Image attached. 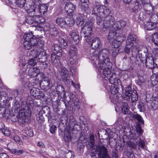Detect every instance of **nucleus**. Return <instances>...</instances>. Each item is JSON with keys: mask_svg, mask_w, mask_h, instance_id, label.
I'll use <instances>...</instances> for the list:
<instances>
[{"mask_svg": "<svg viewBox=\"0 0 158 158\" xmlns=\"http://www.w3.org/2000/svg\"><path fill=\"white\" fill-rule=\"evenodd\" d=\"M21 107L22 109L20 110L19 115L15 117L13 116L11 118L13 122L18 121L20 124L27 122L31 115V111L26 104L21 105Z\"/></svg>", "mask_w": 158, "mask_h": 158, "instance_id": "nucleus-1", "label": "nucleus"}, {"mask_svg": "<svg viewBox=\"0 0 158 158\" xmlns=\"http://www.w3.org/2000/svg\"><path fill=\"white\" fill-rule=\"evenodd\" d=\"M94 21L93 19H91L85 23L82 28L81 35V37H84L85 40L87 42H90L91 39H92L94 37V35L92 33V32Z\"/></svg>", "mask_w": 158, "mask_h": 158, "instance_id": "nucleus-2", "label": "nucleus"}, {"mask_svg": "<svg viewBox=\"0 0 158 158\" xmlns=\"http://www.w3.org/2000/svg\"><path fill=\"white\" fill-rule=\"evenodd\" d=\"M24 41L23 45L26 49L29 50L32 46H35L36 44L37 39L32 33L25 34L23 36Z\"/></svg>", "mask_w": 158, "mask_h": 158, "instance_id": "nucleus-3", "label": "nucleus"}, {"mask_svg": "<svg viewBox=\"0 0 158 158\" xmlns=\"http://www.w3.org/2000/svg\"><path fill=\"white\" fill-rule=\"evenodd\" d=\"M110 53L109 50L104 48L100 51L98 53V58L101 61L102 64H106L108 65H111L109 57Z\"/></svg>", "mask_w": 158, "mask_h": 158, "instance_id": "nucleus-4", "label": "nucleus"}, {"mask_svg": "<svg viewBox=\"0 0 158 158\" xmlns=\"http://www.w3.org/2000/svg\"><path fill=\"white\" fill-rule=\"evenodd\" d=\"M100 69V72L102 73L105 79L107 80L108 79L110 81V78L112 76L115 75L111 74V72L110 68H111V65L109 66L106 64H100V65L98 67Z\"/></svg>", "mask_w": 158, "mask_h": 158, "instance_id": "nucleus-5", "label": "nucleus"}, {"mask_svg": "<svg viewBox=\"0 0 158 158\" xmlns=\"http://www.w3.org/2000/svg\"><path fill=\"white\" fill-rule=\"evenodd\" d=\"M30 15L27 16L26 18V21L27 23L29 24H34L33 26H36L41 23L45 22V19L38 15H34L30 16Z\"/></svg>", "mask_w": 158, "mask_h": 158, "instance_id": "nucleus-6", "label": "nucleus"}, {"mask_svg": "<svg viewBox=\"0 0 158 158\" xmlns=\"http://www.w3.org/2000/svg\"><path fill=\"white\" fill-rule=\"evenodd\" d=\"M103 19V23H102L103 19H101V23L102 24L98 25L99 26V27H103L106 29H108L113 27L115 20L112 16H109Z\"/></svg>", "mask_w": 158, "mask_h": 158, "instance_id": "nucleus-7", "label": "nucleus"}, {"mask_svg": "<svg viewBox=\"0 0 158 158\" xmlns=\"http://www.w3.org/2000/svg\"><path fill=\"white\" fill-rule=\"evenodd\" d=\"M95 152L98 155L99 158H111L107 152V149L104 146H96Z\"/></svg>", "mask_w": 158, "mask_h": 158, "instance_id": "nucleus-8", "label": "nucleus"}, {"mask_svg": "<svg viewBox=\"0 0 158 158\" xmlns=\"http://www.w3.org/2000/svg\"><path fill=\"white\" fill-rule=\"evenodd\" d=\"M110 82L113 85L111 86L110 89V92L112 94H115L118 92L117 86L120 83V80L114 75L110 78Z\"/></svg>", "mask_w": 158, "mask_h": 158, "instance_id": "nucleus-9", "label": "nucleus"}, {"mask_svg": "<svg viewBox=\"0 0 158 158\" xmlns=\"http://www.w3.org/2000/svg\"><path fill=\"white\" fill-rule=\"evenodd\" d=\"M138 42L136 36L132 34H131L127 37L126 45L131 48L135 47L138 45Z\"/></svg>", "mask_w": 158, "mask_h": 158, "instance_id": "nucleus-10", "label": "nucleus"}, {"mask_svg": "<svg viewBox=\"0 0 158 158\" xmlns=\"http://www.w3.org/2000/svg\"><path fill=\"white\" fill-rule=\"evenodd\" d=\"M102 6H101L99 4L94 5L93 9L92 10L93 14H94L97 15L96 18L97 23L98 25H101V19L100 17L99 16V14L101 13V10H102Z\"/></svg>", "mask_w": 158, "mask_h": 158, "instance_id": "nucleus-11", "label": "nucleus"}, {"mask_svg": "<svg viewBox=\"0 0 158 158\" xmlns=\"http://www.w3.org/2000/svg\"><path fill=\"white\" fill-rule=\"evenodd\" d=\"M60 75L63 80L65 83L69 84L70 83L69 72L66 68L64 67L61 68Z\"/></svg>", "mask_w": 158, "mask_h": 158, "instance_id": "nucleus-12", "label": "nucleus"}, {"mask_svg": "<svg viewBox=\"0 0 158 158\" xmlns=\"http://www.w3.org/2000/svg\"><path fill=\"white\" fill-rule=\"evenodd\" d=\"M64 10L69 15H72L76 12V8L75 5L71 2H69L66 3Z\"/></svg>", "mask_w": 158, "mask_h": 158, "instance_id": "nucleus-13", "label": "nucleus"}, {"mask_svg": "<svg viewBox=\"0 0 158 158\" xmlns=\"http://www.w3.org/2000/svg\"><path fill=\"white\" fill-rule=\"evenodd\" d=\"M146 60L145 61V65L149 68H152L154 67V60L151 53H147L145 54Z\"/></svg>", "mask_w": 158, "mask_h": 158, "instance_id": "nucleus-14", "label": "nucleus"}, {"mask_svg": "<svg viewBox=\"0 0 158 158\" xmlns=\"http://www.w3.org/2000/svg\"><path fill=\"white\" fill-rule=\"evenodd\" d=\"M96 52L90 54L89 59L91 60L92 63L95 64L96 66L99 67L100 64H102L101 61L98 58V54L96 53Z\"/></svg>", "mask_w": 158, "mask_h": 158, "instance_id": "nucleus-15", "label": "nucleus"}, {"mask_svg": "<svg viewBox=\"0 0 158 158\" xmlns=\"http://www.w3.org/2000/svg\"><path fill=\"white\" fill-rule=\"evenodd\" d=\"M102 9V10H101V13L98 15L101 19L106 17L109 16H112L110 15L111 11L107 7L103 6Z\"/></svg>", "mask_w": 158, "mask_h": 158, "instance_id": "nucleus-16", "label": "nucleus"}, {"mask_svg": "<svg viewBox=\"0 0 158 158\" xmlns=\"http://www.w3.org/2000/svg\"><path fill=\"white\" fill-rule=\"evenodd\" d=\"M35 8L37 11H39L41 14H44L47 10L48 7L45 5H40L39 2H37Z\"/></svg>", "mask_w": 158, "mask_h": 158, "instance_id": "nucleus-17", "label": "nucleus"}, {"mask_svg": "<svg viewBox=\"0 0 158 158\" xmlns=\"http://www.w3.org/2000/svg\"><path fill=\"white\" fill-rule=\"evenodd\" d=\"M38 62L44 63L47 60V56L45 52L42 51L40 52L36 59Z\"/></svg>", "mask_w": 158, "mask_h": 158, "instance_id": "nucleus-18", "label": "nucleus"}, {"mask_svg": "<svg viewBox=\"0 0 158 158\" xmlns=\"http://www.w3.org/2000/svg\"><path fill=\"white\" fill-rule=\"evenodd\" d=\"M139 8V2L137 1L131 3L129 7L130 11L132 13H136L137 12Z\"/></svg>", "mask_w": 158, "mask_h": 158, "instance_id": "nucleus-19", "label": "nucleus"}, {"mask_svg": "<svg viewBox=\"0 0 158 158\" xmlns=\"http://www.w3.org/2000/svg\"><path fill=\"white\" fill-rule=\"evenodd\" d=\"M56 23L62 28H65L67 26V22L63 17H58L56 19Z\"/></svg>", "mask_w": 158, "mask_h": 158, "instance_id": "nucleus-20", "label": "nucleus"}, {"mask_svg": "<svg viewBox=\"0 0 158 158\" xmlns=\"http://www.w3.org/2000/svg\"><path fill=\"white\" fill-rule=\"evenodd\" d=\"M126 22L123 20L117 21L114 24L113 27L115 30H117L123 28L126 25Z\"/></svg>", "mask_w": 158, "mask_h": 158, "instance_id": "nucleus-21", "label": "nucleus"}, {"mask_svg": "<svg viewBox=\"0 0 158 158\" xmlns=\"http://www.w3.org/2000/svg\"><path fill=\"white\" fill-rule=\"evenodd\" d=\"M146 40H150L153 42L154 44L158 45V32L154 33L151 36H148L146 37Z\"/></svg>", "mask_w": 158, "mask_h": 158, "instance_id": "nucleus-22", "label": "nucleus"}, {"mask_svg": "<svg viewBox=\"0 0 158 158\" xmlns=\"http://www.w3.org/2000/svg\"><path fill=\"white\" fill-rule=\"evenodd\" d=\"M100 44V41L98 37L93 39L91 44V48L94 49H96L99 47Z\"/></svg>", "mask_w": 158, "mask_h": 158, "instance_id": "nucleus-23", "label": "nucleus"}, {"mask_svg": "<svg viewBox=\"0 0 158 158\" xmlns=\"http://www.w3.org/2000/svg\"><path fill=\"white\" fill-rule=\"evenodd\" d=\"M40 72V70L36 67L30 69L29 71V75L31 77H34L37 76Z\"/></svg>", "mask_w": 158, "mask_h": 158, "instance_id": "nucleus-24", "label": "nucleus"}, {"mask_svg": "<svg viewBox=\"0 0 158 158\" xmlns=\"http://www.w3.org/2000/svg\"><path fill=\"white\" fill-rule=\"evenodd\" d=\"M95 144L94 136L93 135H91L89 137V140L86 146L88 149L93 148Z\"/></svg>", "mask_w": 158, "mask_h": 158, "instance_id": "nucleus-25", "label": "nucleus"}, {"mask_svg": "<svg viewBox=\"0 0 158 158\" xmlns=\"http://www.w3.org/2000/svg\"><path fill=\"white\" fill-rule=\"evenodd\" d=\"M156 27L155 24L152 22H147L144 24V27L145 29L147 30H154Z\"/></svg>", "mask_w": 158, "mask_h": 158, "instance_id": "nucleus-26", "label": "nucleus"}, {"mask_svg": "<svg viewBox=\"0 0 158 158\" xmlns=\"http://www.w3.org/2000/svg\"><path fill=\"white\" fill-rule=\"evenodd\" d=\"M76 23L78 26H81L84 23V16L83 14H79L77 17Z\"/></svg>", "mask_w": 158, "mask_h": 158, "instance_id": "nucleus-27", "label": "nucleus"}, {"mask_svg": "<svg viewBox=\"0 0 158 158\" xmlns=\"http://www.w3.org/2000/svg\"><path fill=\"white\" fill-rule=\"evenodd\" d=\"M50 79L48 77H46L41 81L40 85H43L45 88H50Z\"/></svg>", "mask_w": 158, "mask_h": 158, "instance_id": "nucleus-28", "label": "nucleus"}, {"mask_svg": "<svg viewBox=\"0 0 158 158\" xmlns=\"http://www.w3.org/2000/svg\"><path fill=\"white\" fill-rule=\"evenodd\" d=\"M131 91V87L130 85H128L126 88L125 89V96L124 97V99L127 100L129 99L130 98L131 95L132 93Z\"/></svg>", "mask_w": 158, "mask_h": 158, "instance_id": "nucleus-29", "label": "nucleus"}, {"mask_svg": "<svg viewBox=\"0 0 158 158\" xmlns=\"http://www.w3.org/2000/svg\"><path fill=\"white\" fill-rule=\"evenodd\" d=\"M58 44L60 47L63 48L65 49L67 47V41L62 38H60L58 40Z\"/></svg>", "mask_w": 158, "mask_h": 158, "instance_id": "nucleus-30", "label": "nucleus"}, {"mask_svg": "<svg viewBox=\"0 0 158 158\" xmlns=\"http://www.w3.org/2000/svg\"><path fill=\"white\" fill-rule=\"evenodd\" d=\"M77 49L74 45H71L69 48V56H76Z\"/></svg>", "mask_w": 158, "mask_h": 158, "instance_id": "nucleus-31", "label": "nucleus"}, {"mask_svg": "<svg viewBox=\"0 0 158 158\" xmlns=\"http://www.w3.org/2000/svg\"><path fill=\"white\" fill-rule=\"evenodd\" d=\"M73 133L70 132L66 131L64 132V139L65 141H70L71 140Z\"/></svg>", "mask_w": 158, "mask_h": 158, "instance_id": "nucleus-32", "label": "nucleus"}, {"mask_svg": "<svg viewBox=\"0 0 158 158\" xmlns=\"http://www.w3.org/2000/svg\"><path fill=\"white\" fill-rule=\"evenodd\" d=\"M40 91L39 88L33 87L30 90V94L34 97H36L40 95Z\"/></svg>", "mask_w": 158, "mask_h": 158, "instance_id": "nucleus-33", "label": "nucleus"}, {"mask_svg": "<svg viewBox=\"0 0 158 158\" xmlns=\"http://www.w3.org/2000/svg\"><path fill=\"white\" fill-rule=\"evenodd\" d=\"M36 5H37L36 2L34 3L33 6H31L29 9L27 10L28 12H29L28 15L32 14L33 12L34 15L35 14V12L37 11V9L35 8Z\"/></svg>", "mask_w": 158, "mask_h": 158, "instance_id": "nucleus-34", "label": "nucleus"}, {"mask_svg": "<svg viewBox=\"0 0 158 158\" xmlns=\"http://www.w3.org/2000/svg\"><path fill=\"white\" fill-rule=\"evenodd\" d=\"M70 36L73 40L75 42V44H77L79 41V35L75 32H72L69 34Z\"/></svg>", "mask_w": 158, "mask_h": 158, "instance_id": "nucleus-35", "label": "nucleus"}, {"mask_svg": "<svg viewBox=\"0 0 158 158\" xmlns=\"http://www.w3.org/2000/svg\"><path fill=\"white\" fill-rule=\"evenodd\" d=\"M8 149L12 153L16 155H20L25 152V151L23 150H18L16 149H10L9 148H8Z\"/></svg>", "mask_w": 158, "mask_h": 158, "instance_id": "nucleus-36", "label": "nucleus"}, {"mask_svg": "<svg viewBox=\"0 0 158 158\" xmlns=\"http://www.w3.org/2000/svg\"><path fill=\"white\" fill-rule=\"evenodd\" d=\"M131 100L132 103H135V102L138 100V96L137 94L136 91L135 90H134L132 92V93L131 94Z\"/></svg>", "mask_w": 158, "mask_h": 158, "instance_id": "nucleus-37", "label": "nucleus"}, {"mask_svg": "<svg viewBox=\"0 0 158 158\" xmlns=\"http://www.w3.org/2000/svg\"><path fill=\"white\" fill-rule=\"evenodd\" d=\"M117 35V33L116 31H110L108 35V40H110L113 39L114 40L115 39L116 36Z\"/></svg>", "mask_w": 158, "mask_h": 158, "instance_id": "nucleus-38", "label": "nucleus"}, {"mask_svg": "<svg viewBox=\"0 0 158 158\" xmlns=\"http://www.w3.org/2000/svg\"><path fill=\"white\" fill-rule=\"evenodd\" d=\"M69 62L70 64L74 66L77 63V58L76 56H69Z\"/></svg>", "mask_w": 158, "mask_h": 158, "instance_id": "nucleus-39", "label": "nucleus"}, {"mask_svg": "<svg viewBox=\"0 0 158 158\" xmlns=\"http://www.w3.org/2000/svg\"><path fill=\"white\" fill-rule=\"evenodd\" d=\"M128 105L126 103H123L122 106V111L124 114H127L129 112V110L127 107Z\"/></svg>", "mask_w": 158, "mask_h": 158, "instance_id": "nucleus-40", "label": "nucleus"}, {"mask_svg": "<svg viewBox=\"0 0 158 158\" xmlns=\"http://www.w3.org/2000/svg\"><path fill=\"white\" fill-rule=\"evenodd\" d=\"M26 0H16L15 2L16 6L20 7H22L24 6Z\"/></svg>", "mask_w": 158, "mask_h": 158, "instance_id": "nucleus-41", "label": "nucleus"}, {"mask_svg": "<svg viewBox=\"0 0 158 158\" xmlns=\"http://www.w3.org/2000/svg\"><path fill=\"white\" fill-rule=\"evenodd\" d=\"M39 54V51L37 50L33 49L31 50L30 55L36 59Z\"/></svg>", "mask_w": 158, "mask_h": 158, "instance_id": "nucleus-42", "label": "nucleus"}, {"mask_svg": "<svg viewBox=\"0 0 158 158\" xmlns=\"http://www.w3.org/2000/svg\"><path fill=\"white\" fill-rule=\"evenodd\" d=\"M115 39L120 42V43L122 44L123 41L125 39V37L123 35L122 36L119 35L118 34H117Z\"/></svg>", "mask_w": 158, "mask_h": 158, "instance_id": "nucleus-43", "label": "nucleus"}, {"mask_svg": "<svg viewBox=\"0 0 158 158\" xmlns=\"http://www.w3.org/2000/svg\"><path fill=\"white\" fill-rule=\"evenodd\" d=\"M89 6V2L81 3V8L84 11H86Z\"/></svg>", "mask_w": 158, "mask_h": 158, "instance_id": "nucleus-44", "label": "nucleus"}, {"mask_svg": "<svg viewBox=\"0 0 158 158\" xmlns=\"http://www.w3.org/2000/svg\"><path fill=\"white\" fill-rule=\"evenodd\" d=\"M51 58L52 61L54 63H59L60 62L59 58L55 54L52 53L51 54Z\"/></svg>", "mask_w": 158, "mask_h": 158, "instance_id": "nucleus-45", "label": "nucleus"}, {"mask_svg": "<svg viewBox=\"0 0 158 158\" xmlns=\"http://www.w3.org/2000/svg\"><path fill=\"white\" fill-rule=\"evenodd\" d=\"M6 109L5 108L0 107V118H2L5 116Z\"/></svg>", "mask_w": 158, "mask_h": 158, "instance_id": "nucleus-46", "label": "nucleus"}, {"mask_svg": "<svg viewBox=\"0 0 158 158\" xmlns=\"http://www.w3.org/2000/svg\"><path fill=\"white\" fill-rule=\"evenodd\" d=\"M138 108L139 110L140 111L143 112L145 110V107L143 103L142 102H139L138 104Z\"/></svg>", "mask_w": 158, "mask_h": 158, "instance_id": "nucleus-47", "label": "nucleus"}, {"mask_svg": "<svg viewBox=\"0 0 158 158\" xmlns=\"http://www.w3.org/2000/svg\"><path fill=\"white\" fill-rule=\"evenodd\" d=\"M44 45V42L41 40V39H38V40H37L36 44L35 46H39V48H42Z\"/></svg>", "mask_w": 158, "mask_h": 158, "instance_id": "nucleus-48", "label": "nucleus"}, {"mask_svg": "<svg viewBox=\"0 0 158 158\" xmlns=\"http://www.w3.org/2000/svg\"><path fill=\"white\" fill-rule=\"evenodd\" d=\"M128 146L133 149H135L136 147V144L133 142L129 141L127 143Z\"/></svg>", "mask_w": 158, "mask_h": 158, "instance_id": "nucleus-49", "label": "nucleus"}, {"mask_svg": "<svg viewBox=\"0 0 158 158\" xmlns=\"http://www.w3.org/2000/svg\"><path fill=\"white\" fill-rule=\"evenodd\" d=\"M2 131L4 135L7 136H9L11 134L10 131L8 128H6L5 129L3 128Z\"/></svg>", "mask_w": 158, "mask_h": 158, "instance_id": "nucleus-50", "label": "nucleus"}, {"mask_svg": "<svg viewBox=\"0 0 158 158\" xmlns=\"http://www.w3.org/2000/svg\"><path fill=\"white\" fill-rule=\"evenodd\" d=\"M134 133V134H132L130 135V137L131 139L135 140L138 138L139 136V133L135 131Z\"/></svg>", "mask_w": 158, "mask_h": 158, "instance_id": "nucleus-51", "label": "nucleus"}, {"mask_svg": "<svg viewBox=\"0 0 158 158\" xmlns=\"http://www.w3.org/2000/svg\"><path fill=\"white\" fill-rule=\"evenodd\" d=\"M29 65L34 66L36 64V60H35L33 58L30 59L27 62Z\"/></svg>", "mask_w": 158, "mask_h": 158, "instance_id": "nucleus-52", "label": "nucleus"}, {"mask_svg": "<svg viewBox=\"0 0 158 158\" xmlns=\"http://www.w3.org/2000/svg\"><path fill=\"white\" fill-rule=\"evenodd\" d=\"M135 118L137 119L138 120L143 124H144V121L141 116L139 114H136L135 115Z\"/></svg>", "mask_w": 158, "mask_h": 158, "instance_id": "nucleus-53", "label": "nucleus"}, {"mask_svg": "<svg viewBox=\"0 0 158 158\" xmlns=\"http://www.w3.org/2000/svg\"><path fill=\"white\" fill-rule=\"evenodd\" d=\"M65 156V158H73L74 156L73 152L69 151L66 153Z\"/></svg>", "mask_w": 158, "mask_h": 158, "instance_id": "nucleus-54", "label": "nucleus"}, {"mask_svg": "<svg viewBox=\"0 0 158 158\" xmlns=\"http://www.w3.org/2000/svg\"><path fill=\"white\" fill-rule=\"evenodd\" d=\"M118 41L116 40L115 39L113 40L112 42L114 48H117L119 47L121 44Z\"/></svg>", "mask_w": 158, "mask_h": 158, "instance_id": "nucleus-55", "label": "nucleus"}, {"mask_svg": "<svg viewBox=\"0 0 158 158\" xmlns=\"http://www.w3.org/2000/svg\"><path fill=\"white\" fill-rule=\"evenodd\" d=\"M140 141L137 143L138 146L139 148H143L144 147L145 143L143 140L140 139Z\"/></svg>", "mask_w": 158, "mask_h": 158, "instance_id": "nucleus-56", "label": "nucleus"}, {"mask_svg": "<svg viewBox=\"0 0 158 158\" xmlns=\"http://www.w3.org/2000/svg\"><path fill=\"white\" fill-rule=\"evenodd\" d=\"M14 140L16 142L18 143L21 145L22 143V141L20 139L19 136L17 135H15L13 137Z\"/></svg>", "mask_w": 158, "mask_h": 158, "instance_id": "nucleus-57", "label": "nucleus"}, {"mask_svg": "<svg viewBox=\"0 0 158 158\" xmlns=\"http://www.w3.org/2000/svg\"><path fill=\"white\" fill-rule=\"evenodd\" d=\"M68 21L67 22V26L69 27L72 26L74 24V21L73 19L69 18V20L67 19Z\"/></svg>", "mask_w": 158, "mask_h": 158, "instance_id": "nucleus-58", "label": "nucleus"}, {"mask_svg": "<svg viewBox=\"0 0 158 158\" xmlns=\"http://www.w3.org/2000/svg\"><path fill=\"white\" fill-rule=\"evenodd\" d=\"M50 31L51 32H52V34L54 36H56L58 34L57 29L56 27H54L53 29L51 28L50 29Z\"/></svg>", "mask_w": 158, "mask_h": 158, "instance_id": "nucleus-59", "label": "nucleus"}, {"mask_svg": "<svg viewBox=\"0 0 158 158\" xmlns=\"http://www.w3.org/2000/svg\"><path fill=\"white\" fill-rule=\"evenodd\" d=\"M37 77H38V79L39 80L40 79V81H43L44 78L47 77H45V75L43 73H40V72L38 74Z\"/></svg>", "mask_w": 158, "mask_h": 158, "instance_id": "nucleus-60", "label": "nucleus"}, {"mask_svg": "<svg viewBox=\"0 0 158 158\" xmlns=\"http://www.w3.org/2000/svg\"><path fill=\"white\" fill-rule=\"evenodd\" d=\"M148 5L149 6H151L152 8L153 9L155 8H156L158 6V4L157 1L156 0H155L153 1V2H152L151 3H150V5L148 4Z\"/></svg>", "mask_w": 158, "mask_h": 158, "instance_id": "nucleus-61", "label": "nucleus"}, {"mask_svg": "<svg viewBox=\"0 0 158 158\" xmlns=\"http://www.w3.org/2000/svg\"><path fill=\"white\" fill-rule=\"evenodd\" d=\"M127 158H135L134 155L131 152H127L126 153Z\"/></svg>", "mask_w": 158, "mask_h": 158, "instance_id": "nucleus-62", "label": "nucleus"}, {"mask_svg": "<svg viewBox=\"0 0 158 158\" xmlns=\"http://www.w3.org/2000/svg\"><path fill=\"white\" fill-rule=\"evenodd\" d=\"M26 131V134L27 135L30 137H32L33 136L34 134L32 130L31 129H29L27 131Z\"/></svg>", "mask_w": 158, "mask_h": 158, "instance_id": "nucleus-63", "label": "nucleus"}, {"mask_svg": "<svg viewBox=\"0 0 158 158\" xmlns=\"http://www.w3.org/2000/svg\"><path fill=\"white\" fill-rule=\"evenodd\" d=\"M60 46L59 47L57 44L54 45L53 50L55 51L56 52L60 51V50H62L60 48Z\"/></svg>", "mask_w": 158, "mask_h": 158, "instance_id": "nucleus-64", "label": "nucleus"}]
</instances>
